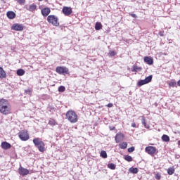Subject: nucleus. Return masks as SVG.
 Instances as JSON below:
<instances>
[{
	"mask_svg": "<svg viewBox=\"0 0 180 180\" xmlns=\"http://www.w3.org/2000/svg\"><path fill=\"white\" fill-rule=\"evenodd\" d=\"M141 123L146 129L150 128V126L147 125V123L146 122V118L143 116H142Z\"/></svg>",
	"mask_w": 180,
	"mask_h": 180,
	"instance_id": "24",
	"label": "nucleus"
},
{
	"mask_svg": "<svg viewBox=\"0 0 180 180\" xmlns=\"http://www.w3.org/2000/svg\"><path fill=\"white\" fill-rule=\"evenodd\" d=\"M111 130H115V127H113L112 129H111Z\"/></svg>",
	"mask_w": 180,
	"mask_h": 180,
	"instance_id": "45",
	"label": "nucleus"
},
{
	"mask_svg": "<svg viewBox=\"0 0 180 180\" xmlns=\"http://www.w3.org/2000/svg\"><path fill=\"white\" fill-rule=\"evenodd\" d=\"M18 137L22 141H27L30 139L29 133H27V130H22L19 132Z\"/></svg>",
	"mask_w": 180,
	"mask_h": 180,
	"instance_id": "5",
	"label": "nucleus"
},
{
	"mask_svg": "<svg viewBox=\"0 0 180 180\" xmlns=\"http://www.w3.org/2000/svg\"><path fill=\"white\" fill-rule=\"evenodd\" d=\"M0 112L2 115H9L11 113V106L8 104V101L0 100Z\"/></svg>",
	"mask_w": 180,
	"mask_h": 180,
	"instance_id": "1",
	"label": "nucleus"
},
{
	"mask_svg": "<svg viewBox=\"0 0 180 180\" xmlns=\"http://www.w3.org/2000/svg\"><path fill=\"white\" fill-rule=\"evenodd\" d=\"M50 12H51V10H50V8L49 7H46L41 10V13L44 18L49 16V15H50Z\"/></svg>",
	"mask_w": 180,
	"mask_h": 180,
	"instance_id": "11",
	"label": "nucleus"
},
{
	"mask_svg": "<svg viewBox=\"0 0 180 180\" xmlns=\"http://www.w3.org/2000/svg\"><path fill=\"white\" fill-rule=\"evenodd\" d=\"M119 147L121 150H126V148H127V142H122L120 143Z\"/></svg>",
	"mask_w": 180,
	"mask_h": 180,
	"instance_id": "18",
	"label": "nucleus"
},
{
	"mask_svg": "<svg viewBox=\"0 0 180 180\" xmlns=\"http://www.w3.org/2000/svg\"><path fill=\"white\" fill-rule=\"evenodd\" d=\"M101 157L102 158H108V153H106V151L102 150L100 153Z\"/></svg>",
	"mask_w": 180,
	"mask_h": 180,
	"instance_id": "27",
	"label": "nucleus"
},
{
	"mask_svg": "<svg viewBox=\"0 0 180 180\" xmlns=\"http://www.w3.org/2000/svg\"><path fill=\"white\" fill-rule=\"evenodd\" d=\"M37 147L39 151H41V153H43V151H44V142H42L41 144L38 145Z\"/></svg>",
	"mask_w": 180,
	"mask_h": 180,
	"instance_id": "20",
	"label": "nucleus"
},
{
	"mask_svg": "<svg viewBox=\"0 0 180 180\" xmlns=\"http://www.w3.org/2000/svg\"><path fill=\"white\" fill-rule=\"evenodd\" d=\"M124 136L123 134H117L115 136V142L116 143H120V141H122Z\"/></svg>",
	"mask_w": 180,
	"mask_h": 180,
	"instance_id": "13",
	"label": "nucleus"
},
{
	"mask_svg": "<svg viewBox=\"0 0 180 180\" xmlns=\"http://www.w3.org/2000/svg\"><path fill=\"white\" fill-rule=\"evenodd\" d=\"M129 172L131 174H137L139 172V169L137 167H131L129 169Z\"/></svg>",
	"mask_w": 180,
	"mask_h": 180,
	"instance_id": "19",
	"label": "nucleus"
},
{
	"mask_svg": "<svg viewBox=\"0 0 180 180\" xmlns=\"http://www.w3.org/2000/svg\"><path fill=\"white\" fill-rule=\"evenodd\" d=\"M131 127H136V123L133 122V123L131 124Z\"/></svg>",
	"mask_w": 180,
	"mask_h": 180,
	"instance_id": "41",
	"label": "nucleus"
},
{
	"mask_svg": "<svg viewBox=\"0 0 180 180\" xmlns=\"http://www.w3.org/2000/svg\"><path fill=\"white\" fill-rule=\"evenodd\" d=\"M6 15L8 19H15L16 18V13L13 11H8Z\"/></svg>",
	"mask_w": 180,
	"mask_h": 180,
	"instance_id": "14",
	"label": "nucleus"
},
{
	"mask_svg": "<svg viewBox=\"0 0 180 180\" xmlns=\"http://www.w3.org/2000/svg\"><path fill=\"white\" fill-rule=\"evenodd\" d=\"M146 153H148L149 155H154L157 151V148L154 146H147L145 148Z\"/></svg>",
	"mask_w": 180,
	"mask_h": 180,
	"instance_id": "9",
	"label": "nucleus"
},
{
	"mask_svg": "<svg viewBox=\"0 0 180 180\" xmlns=\"http://www.w3.org/2000/svg\"><path fill=\"white\" fill-rule=\"evenodd\" d=\"M159 36H160L161 37H164V31L159 32Z\"/></svg>",
	"mask_w": 180,
	"mask_h": 180,
	"instance_id": "37",
	"label": "nucleus"
},
{
	"mask_svg": "<svg viewBox=\"0 0 180 180\" xmlns=\"http://www.w3.org/2000/svg\"><path fill=\"white\" fill-rule=\"evenodd\" d=\"M49 124H50V126H56V120H49Z\"/></svg>",
	"mask_w": 180,
	"mask_h": 180,
	"instance_id": "32",
	"label": "nucleus"
},
{
	"mask_svg": "<svg viewBox=\"0 0 180 180\" xmlns=\"http://www.w3.org/2000/svg\"><path fill=\"white\" fill-rule=\"evenodd\" d=\"M130 15V16H131L132 18H137V15H136V14H134V13H131V14H129Z\"/></svg>",
	"mask_w": 180,
	"mask_h": 180,
	"instance_id": "39",
	"label": "nucleus"
},
{
	"mask_svg": "<svg viewBox=\"0 0 180 180\" xmlns=\"http://www.w3.org/2000/svg\"><path fill=\"white\" fill-rule=\"evenodd\" d=\"M18 174L21 176H26V175H29L30 171L29 169L22 167L21 165L18 168Z\"/></svg>",
	"mask_w": 180,
	"mask_h": 180,
	"instance_id": "7",
	"label": "nucleus"
},
{
	"mask_svg": "<svg viewBox=\"0 0 180 180\" xmlns=\"http://www.w3.org/2000/svg\"><path fill=\"white\" fill-rule=\"evenodd\" d=\"M66 119L70 123H77L78 122V115L72 110H70L66 112Z\"/></svg>",
	"mask_w": 180,
	"mask_h": 180,
	"instance_id": "2",
	"label": "nucleus"
},
{
	"mask_svg": "<svg viewBox=\"0 0 180 180\" xmlns=\"http://www.w3.org/2000/svg\"><path fill=\"white\" fill-rule=\"evenodd\" d=\"M144 63L148 64V65H153L154 64V59L149 56H145L143 58Z\"/></svg>",
	"mask_w": 180,
	"mask_h": 180,
	"instance_id": "12",
	"label": "nucleus"
},
{
	"mask_svg": "<svg viewBox=\"0 0 180 180\" xmlns=\"http://www.w3.org/2000/svg\"><path fill=\"white\" fill-rule=\"evenodd\" d=\"M62 12L65 16H70L72 13V8L71 7H63Z\"/></svg>",
	"mask_w": 180,
	"mask_h": 180,
	"instance_id": "10",
	"label": "nucleus"
},
{
	"mask_svg": "<svg viewBox=\"0 0 180 180\" xmlns=\"http://www.w3.org/2000/svg\"><path fill=\"white\" fill-rule=\"evenodd\" d=\"M174 172H175V169H174V168L172 167H170L167 169V174L169 175H172Z\"/></svg>",
	"mask_w": 180,
	"mask_h": 180,
	"instance_id": "29",
	"label": "nucleus"
},
{
	"mask_svg": "<svg viewBox=\"0 0 180 180\" xmlns=\"http://www.w3.org/2000/svg\"><path fill=\"white\" fill-rule=\"evenodd\" d=\"M37 8V6H36V4H33L30 6L28 11H30V12H33V11H36Z\"/></svg>",
	"mask_w": 180,
	"mask_h": 180,
	"instance_id": "22",
	"label": "nucleus"
},
{
	"mask_svg": "<svg viewBox=\"0 0 180 180\" xmlns=\"http://www.w3.org/2000/svg\"><path fill=\"white\" fill-rule=\"evenodd\" d=\"M177 85L180 86V79L177 82Z\"/></svg>",
	"mask_w": 180,
	"mask_h": 180,
	"instance_id": "43",
	"label": "nucleus"
},
{
	"mask_svg": "<svg viewBox=\"0 0 180 180\" xmlns=\"http://www.w3.org/2000/svg\"><path fill=\"white\" fill-rule=\"evenodd\" d=\"M162 141H165V143H168V141H169V136L167 134H163L162 136Z\"/></svg>",
	"mask_w": 180,
	"mask_h": 180,
	"instance_id": "21",
	"label": "nucleus"
},
{
	"mask_svg": "<svg viewBox=\"0 0 180 180\" xmlns=\"http://www.w3.org/2000/svg\"><path fill=\"white\" fill-rule=\"evenodd\" d=\"M47 22L53 25V26H59L60 22H58V18L54 15H50L47 17Z\"/></svg>",
	"mask_w": 180,
	"mask_h": 180,
	"instance_id": "3",
	"label": "nucleus"
},
{
	"mask_svg": "<svg viewBox=\"0 0 180 180\" xmlns=\"http://www.w3.org/2000/svg\"><path fill=\"white\" fill-rule=\"evenodd\" d=\"M139 71H141V68L134 65L133 66L132 72H137Z\"/></svg>",
	"mask_w": 180,
	"mask_h": 180,
	"instance_id": "25",
	"label": "nucleus"
},
{
	"mask_svg": "<svg viewBox=\"0 0 180 180\" xmlns=\"http://www.w3.org/2000/svg\"><path fill=\"white\" fill-rule=\"evenodd\" d=\"M56 72L60 75H65V74H68V68L64 66H58L56 69Z\"/></svg>",
	"mask_w": 180,
	"mask_h": 180,
	"instance_id": "6",
	"label": "nucleus"
},
{
	"mask_svg": "<svg viewBox=\"0 0 180 180\" xmlns=\"http://www.w3.org/2000/svg\"><path fill=\"white\" fill-rule=\"evenodd\" d=\"M108 167L110 168V169H116V165L113 163L108 164Z\"/></svg>",
	"mask_w": 180,
	"mask_h": 180,
	"instance_id": "31",
	"label": "nucleus"
},
{
	"mask_svg": "<svg viewBox=\"0 0 180 180\" xmlns=\"http://www.w3.org/2000/svg\"><path fill=\"white\" fill-rule=\"evenodd\" d=\"M59 92H64L65 91V87L64 86H60L58 87Z\"/></svg>",
	"mask_w": 180,
	"mask_h": 180,
	"instance_id": "33",
	"label": "nucleus"
},
{
	"mask_svg": "<svg viewBox=\"0 0 180 180\" xmlns=\"http://www.w3.org/2000/svg\"><path fill=\"white\" fill-rule=\"evenodd\" d=\"M169 86H171L172 88H175L176 86V82L172 81L169 83Z\"/></svg>",
	"mask_w": 180,
	"mask_h": 180,
	"instance_id": "30",
	"label": "nucleus"
},
{
	"mask_svg": "<svg viewBox=\"0 0 180 180\" xmlns=\"http://www.w3.org/2000/svg\"><path fill=\"white\" fill-rule=\"evenodd\" d=\"M155 178H156L157 179H161V176H160V174H157V175L155 176Z\"/></svg>",
	"mask_w": 180,
	"mask_h": 180,
	"instance_id": "40",
	"label": "nucleus"
},
{
	"mask_svg": "<svg viewBox=\"0 0 180 180\" xmlns=\"http://www.w3.org/2000/svg\"><path fill=\"white\" fill-rule=\"evenodd\" d=\"M124 158L125 161H128V162H131V161H133V158H131V156L130 155H125Z\"/></svg>",
	"mask_w": 180,
	"mask_h": 180,
	"instance_id": "28",
	"label": "nucleus"
},
{
	"mask_svg": "<svg viewBox=\"0 0 180 180\" xmlns=\"http://www.w3.org/2000/svg\"><path fill=\"white\" fill-rule=\"evenodd\" d=\"M133 151H134V146L128 148V153H133Z\"/></svg>",
	"mask_w": 180,
	"mask_h": 180,
	"instance_id": "36",
	"label": "nucleus"
},
{
	"mask_svg": "<svg viewBox=\"0 0 180 180\" xmlns=\"http://www.w3.org/2000/svg\"><path fill=\"white\" fill-rule=\"evenodd\" d=\"M42 143L43 141L40 140V138H35L33 139V143L34 144L35 147L40 146V144Z\"/></svg>",
	"mask_w": 180,
	"mask_h": 180,
	"instance_id": "16",
	"label": "nucleus"
},
{
	"mask_svg": "<svg viewBox=\"0 0 180 180\" xmlns=\"http://www.w3.org/2000/svg\"><path fill=\"white\" fill-rule=\"evenodd\" d=\"M0 78L2 79L6 78V72L4 70V68L0 67Z\"/></svg>",
	"mask_w": 180,
	"mask_h": 180,
	"instance_id": "17",
	"label": "nucleus"
},
{
	"mask_svg": "<svg viewBox=\"0 0 180 180\" xmlns=\"http://www.w3.org/2000/svg\"><path fill=\"white\" fill-rule=\"evenodd\" d=\"M109 55L111 57H115V56H116V52H115V51H111L109 52Z\"/></svg>",
	"mask_w": 180,
	"mask_h": 180,
	"instance_id": "35",
	"label": "nucleus"
},
{
	"mask_svg": "<svg viewBox=\"0 0 180 180\" xmlns=\"http://www.w3.org/2000/svg\"><path fill=\"white\" fill-rule=\"evenodd\" d=\"M25 29V27L22 24L15 23L11 26V30H15V32H22Z\"/></svg>",
	"mask_w": 180,
	"mask_h": 180,
	"instance_id": "8",
	"label": "nucleus"
},
{
	"mask_svg": "<svg viewBox=\"0 0 180 180\" xmlns=\"http://www.w3.org/2000/svg\"><path fill=\"white\" fill-rule=\"evenodd\" d=\"M17 75H18L19 77H22V76L25 75V70L18 69L17 70Z\"/></svg>",
	"mask_w": 180,
	"mask_h": 180,
	"instance_id": "23",
	"label": "nucleus"
},
{
	"mask_svg": "<svg viewBox=\"0 0 180 180\" xmlns=\"http://www.w3.org/2000/svg\"><path fill=\"white\" fill-rule=\"evenodd\" d=\"M151 81H153V75H149L146 79L139 80L137 85L138 86H143V85L150 84Z\"/></svg>",
	"mask_w": 180,
	"mask_h": 180,
	"instance_id": "4",
	"label": "nucleus"
},
{
	"mask_svg": "<svg viewBox=\"0 0 180 180\" xmlns=\"http://www.w3.org/2000/svg\"><path fill=\"white\" fill-rule=\"evenodd\" d=\"M108 108H113V103H110L107 105Z\"/></svg>",
	"mask_w": 180,
	"mask_h": 180,
	"instance_id": "38",
	"label": "nucleus"
},
{
	"mask_svg": "<svg viewBox=\"0 0 180 180\" xmlns=\"http://www.w3.org/2000/svg\"><path fill=\"white\" fill-rule=\"evenodd\" d=\"M38 1H39V2H41V1H43V0H38Z\"/></svg>",
	"mask_w": 180,
	"mask_h": 180,
	"instance_id": "46",
	"label": "nucleus"
},
{
	"mask_svg": "<svg viewBox=\"0 0 180 180\" xmlns=\"http://www.w3.org/2000/svg\"><path fill=\"white\" fill-rule=\"evenodd\" d=\"M101 29H102V24L101 22H96L95 25V30H101Z\"/></svg>",
	"mask_w": 180,
	"mask_h": 180,
	"instance_id": "26",
	"label": "nucleus"
},
{
	"mask_svg": "<svg viewBox=\"0 0 180 180\" xmlns=\"http://www.w3.org/2000/svg\"><path fill=\"white\" fill-rule=\"evenodd\" d=\"M1 147H2V148H4V150H8V149L11 148V147H12V146L11 145V143H9L8 142H2Z\"/></svg>",
	"mask_w": 180,
	"mask_h": 180,
	"instance_id": "15",
	"label": "nucleus"
},
{
	"mask_svg": "<svg viewBox=\"0 0 180 180\" xmlns=\"http://www.w3.org/2000/svg\"><path fill=\"white\" fill-rule=\"evenodd\" d=\"M25 92L26 94H30V89L25 90Z\"/></svg>",
	"mask_w": 180,
	"mask_h": 180,
	"instance_id": "42",
	"label": "nucleus"
},
{
	"mask_svg": "<svg viewBox=\"0 0 180 180\" xmlns=\"http://www.w3.org/2000/svg\"><path fill=\"white\" fill-rule=\"evenodd\" d=\"M178 144H179V146H180V140L178 141Z\"/></svg>",
	"mask_w": 180,
	"mask_h": 180,
	"instance_id": "44",
	"label": "nucleus"
},
{
	"mask_svg": "<svg viewBox=\"0 0 180 180\" xmlns=\"http://www.w3.org/2000/svg\"><path fill=\"white\" fill-rule=\"evenodd\" d=\"M18 3L19 4V5H25V4L26 3V0H18Z\"/></svg>",
	"mask_w": 180,
	"mask_h": 180,
	"instance_id": "34",
	"label": "nucleus"
}]
</instances>
